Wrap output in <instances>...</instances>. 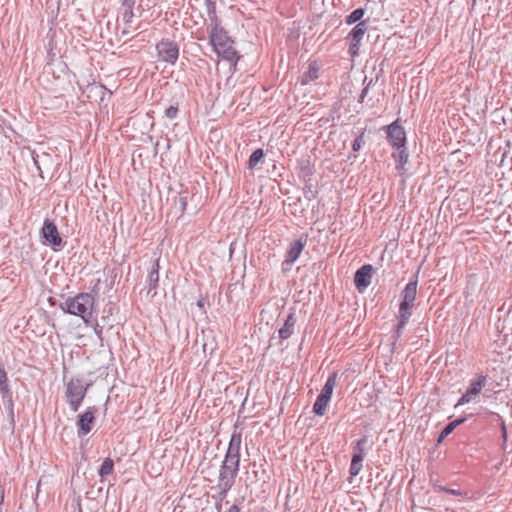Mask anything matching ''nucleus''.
<instances>
[{"label": "nucleus", "mask_w": 512, "mask_h": 512, "mask_svg": "<svg viewBox=\"0 0 512 512\" xmlns=\"http://www.w3.org/2000/svg\"><path fill=\"white\" fill-rule=\"evenodd\" d=\"M207 13L210 22L208 25L209 43L212 46L213 51L235 68L240 56L234 48V40L222 27L221 20L216 15L213 3L209 4Z\"/></svg>", "instance_id": "obj_1"}, {"label": "nucleus", "mask_w": 512, "mask_h": 512, "mask_svg": "<svg viewBox=\"0 0 512 512\" xmlns=\"http://www.w3.org/2000/svg\"><path fill=\"white\" fill-rule=\"evenodd\" d=\"M241 432L234 431L231 435L224 459L220 465L217 482L235 484L240 468Z\"/></svg>", "instance_id": "obj_2"}, {"label": "nucleus", "mask_w": 512, "mask_h": 512, "mask_svg": "<svg viewBox=\"0 0 512 512\" xmlns=\"http://www.w3.org/2000/svg\"><path fill=\"white\" fill-rule=\"evenodd\" d=\"M95 298L90 293H79L74 297H69L61 306L65 313L79 316L86 325L91 323L94 312Z\"/></svg>", "instance_id": "obj_3"}, {"label": "nucleus", "mask_w": 512, "mask_h": 512, "mask_svg": "<svg viewBox=\"0 0 512 512\" xmlns=\"http://www.w3.org/2000/svg\"><path fill=\"white\" fill-rule=\"evenodd\" d=\"M90 385V383L84 382L81 378H72L67 382L65 397L71 411H78Z\"/></svg>", "instance_id": "obj_4"}, {"label": "nucleus", "mask_w": 512, "mask_h": 512, "mask_svg": "<svg viewBox=\"0 0 512 512\" xmlns=\"http://www.w3.org/2000/svg\"><path fill=\"white\" fill-rule=\"evenodd\" d=\"M487 376L479 374L477 378L470 380L469 387L459 398L455 404V408L475 401V398L480 394L482 388L486 385Z\"/></svg>", "instance_id": "obj_5"}, {"label": "nucleus", "mask_w": 512, "mask_h": 512, "mask_svg": "<svg viewBox=\"0 0 512 512\" xmlns=\"http://www.w3.org/2000/svg\"><path fill=\"white\" fill-rule=\"evenodd\" d=\"M381 128L386 129L387 140L393 148L399 149L406 145V132L398 119Z\"/></svg>", "instance_id": "obj_6"}, {"label": "nucleus", "mask_w": 512, "mask_h": 512, "mask_svg": "<svg viewBox=\"0 0 512 512\" xmlns=\"http://www.w3.org/2000/svg\"><path fill=\"white\" fill-rule=\"evenodd\" d=\"M41 236L44 238L45 242L52 246L54 251H58L62 247L63 240L59 234L58 228L56 224L48 218L44 220Z\"/></svg>", "instance_id": "obj_7"}, {"label": "nucleus", "mask_w": 512, "mask_h": 512, "mask_svg": "<svg viewBox=\"0 0 512 512\" xmlns=\"http://www.w3.org/2000/svg\"><path fill=\"white\" fill-rule=\"evenodd\" d=\"M372 447L373 441L367 436L357 440L356 445H354V477L362 469V462Z\"/></svg>", "instance_id": "obj_8"}, {"label": "nucleus", "mask_w": 512, "mask_h": 512, "mask_svg": "<svg viewBox=\"0 0 512 512\" xmlns=\"http://www.w3.org/2000/svg\"><path fill=\"white\" fill-rule=\"evenodd\" d=\"M374 273L375 268L371 264L362 265L354 273V286L360 293L365 292V290L370 286Z\"/></svg>", "instance_id": "obj_9"}, {"label": "nucleus", "mask_w": 512, "mask_h": 512, "mask_svg": "<svg viewBox=\"0 0 512 512\" xmlns=\"http://www.w3.org/2000/svg\"><path fill=\"white\" fill-rule=\"evenodd\" d=\"M158 56L161 60L174 64L179 57V47L175 42L162 40L156 45Z\"/></svg>", "instance_id": "obj_10"}, {"label": "nucleus", "mask_w": 512, "mask_h": 512, "mask_svg": "<svg viewBox=\"0 0 512 512\" xmlns=\"http://www.w3.org/2000/svg\"><path fill=\"white\" fill-rule=\"evenodd\" d=\"M95 407H89L84 413L79 415L77 426L79 435H86L92 430V424L95 421Z\"/></svg>", "instance_id": "obj_11"}, {"label": "nucleus", "mask_w": 512, "mask_h": 512, "mask_svg": "<svg viewBox=\"0 0 512 512\" xmlns=\"http://www.w3.org/2000/svg\"><path fill=\"white\" fill-rule=\"evenodd\" d=\"M306 245V238L300 237L299 239L290 243L288 250L285 253L283 264L292 265L300 256Z\"/></svg>", "instance_id": "obj_12"}, {"label": "nucleus", "mask_w": 512, "mask_h": 512, "mask_svg": "<svg viewBox=\"0 0 512 512\" xmlns=\"http://www.w3.org/2000/svg\"><path fill=\"white\" fill-rule=\"evenodd\" d=\"M417 284H418L417 276H415L414 280H410L406 284V286L404 287V289L402 290V292L400 294V296H401L400 304L410 305V306L414 305V301H415L416 295H417Z\"/></svg>", "instance_id": "obj_13"}, {"label": "nucleus", "mask_w": 512, "mask_h": 512, "mask_svg": "<svg viewBox=\"0 0 512 512\" xmlns=\"http://www.w3.org/2000/svg\"><path fill=\"white\" fill-rule=\"evenodd\" d=\"M159 284V259H157L147 276L148 294L152 293V296L156 295V289Z\"/></svg>", "instance_id": "obj_14"}, {"label": "nucleus", "mask_w": 512, "mask_h": 512, "mask_svg": "<svg viewBox=\"0 0 512 512\" xmlns=\"http://www.w3.org/2000/svg\"><path fill=\"white\" fill-rule=\"evenodd\" d=\"M467 420L466 417H459L449 422L440 432L437 442H442L448 435H450L458 426Z\"/></svg>", "instance_id": "obj_15"}, {"label": "nucleus", "mask_w": 512, "mask_h": 512, "mask_svg": "<svg viewBox=\"0 0 512 512\" xmlns=\"http://www.w3.org/2000/svg\"><path fill=\"white\" fill-rule=\"evenodd\" d=\"M295 325V319L293 314H290L285 320L284 325L279 329V337L282 340H286L293 334V329Z\"/></svg>", "instance_id": "obj_16"}, {"label": "nucleus", "mask_w": 512, "mask_h": 512, "mask_svg": "<svg viewBox=\"0 0 512 512\" xmlns=\"http://www.w3.org/2000/svg\"><path fill=\"white\" fill-rule=\"evenodd\" d=\"M318 77H319V67L317 66V64L315 62L310 63L308 71L303 73V75L301 77V84L307 85V84L313 82L314 80H316Z\"/></svg>", "instance_id": "obj_17"}, {"label": "nucleus", "mask_w": 512, "mask_h": 512, "mask_svg": "<svg viewBox=\"0 0 512 512\" xmlns=\"http://www.w3.org/2000/svg\"><path fill=\"white\" fill-rule=\"evenodd\" d=\"M398 152L393 154V157L396 162V169L398 171H401L404 169L405 164L408 162V153L406 149V145L403 146V148L397 149Z\"/></svg>", "instance_id": "obj_18"}, {"label": "nucleus", "mask_w": 512, "mask_h": 512, "mask_svg": "<svg viewBox=\"0 0 512 512\" xmlns=\"http://www.w3.org/2000/svg\"><path fill=\"white\" fill-rule=\"evenodd\" d=\"M0 390L4 394V397L8 398L10 404L12 405V396L7 382V374L2 365H0Z\"/></svg>", "instance_id": "obj_19"}, {"label": "nucleus", "mask_w": 512, "mask_h": 512, "mask_svg": "<svg viewBox=\"0 0 512 512\" xmlns=\"http://www.w3.org/2000/svg\"><path fill=\"white\" fill-rule=\"evenodd\" d=\"M233 486V484L217 482L216 489L218 490V493L213 495L212 498L215 501H223Z\"/></svg>", "instance_id": "obj_20"}, {"label": "nucleus", "mask_w": 512, "mask_h": 512, "mask_svg": "<svg viewBox=\"0 0 512 512\" xmlns=\"http://www.w3.org/2000/svg\"><path fill=\"white\" fill-rule=\"evenodd\" d=\"M233 486V484L217 482L216 489L218 490V493L213 495L212 498L215 501H223Z\"/></svg>", "instance_id": "obj_21"}, {"label": "nucleus", "mask_w": 512, "mask_h": 512, "mask_svg": "<svg viewBox=\"0 0 512 512\" xmlns=\"http://www.w3.org/2000/svg\"><path fill=\"white\" fill-rule=\"evenodd\" d=\"M335 382H336V375L333 374V375L329 376L319 395L323 396L325 398L331 399V396L333 393V388L335 386Z\"/></svg>", "instance_id": "obj_22"}, {"label": "nucleus", "mask_w": 512, "mask_h": 512, "mask_svg": "<svg viewBox=\"0 0 512 512\" xmlns=\"http://www.w3.org/2000/svg\"><path fill=\"white\" fill-rule=\"evenodd\" d=\"M329 401L330 399L318 395L313 405V412L316 415L322 416L325 413Z\"/></svg>", "instance_id": "obj_23"}, {"label": "nucleus", "mask_w": 512, "mask_h": 512, "mask_svg": "<svg viewBox=\"0 0 512 512\" xmlns=\"http://www.w3.org/2000/svg\"><path fill=\"white\" fill-rule=\"evenodd\" d=\"M113 469H114L113 460L109 457L105 458L100 466L99 475L101 477L108 476V475L112 474Z\"/></svg>", "instance_id": "obj_24"}, {"label": "nucleus", "mask_w": 512, "mask_h": 512, "mask_svg": "<svg viewBox=\"0 0 512 512\" xmlns=\"http://www.w3.org/2000/svg\"><path fill=\"white\" fill-rule=\"evenodd\" d=\"M412 308L413 306L400 304L397 320H403L408 322L412 315Z\"/></svg>", "instance_id": "obj_25"}, {"label": "nucleus", "mask_w": 512, "mask_h": 512, "mask_svg": "<svg viewBox=\"0 0 512 512\" xmlns=\"http://www.w3.org/2000/svg\"><path fill=\"white\" fill-rule=\"evenodd\" d=\"M264 156V152L262 149H256L255 151L252 152V154L250 155L249 157V161H248V167L249 169H253L256 167V165L258 164V162L263 158Z\"/></svg>", "instance_id": "obj_26"}, {"label": "nucleus", "mask_w": 512, "mask_h": 512, "mask_svg": "<svg viewBox=\"0 0 512 512\" xmlns=\"http://www.w3.org/2000/svg\"><path fill=\"white\" fill-rule=\"evenodd\" d=\"M407 323L408 322H406V321L398 320V323H397L395 330L393 332V335H392V338H393L392 348L393 349L395 348L396 342L401 337L402 332H403L404 328L406 327Z\"/></svg>", "instance_id": "obj_27"}, {"label": "nucleus", "mask_w": 512, "mask_h": 512, "mask_svg": "<svg viewBox=\"0 0 512 512\" xmlns=\"http://www.w3.org/2000/svg\"><path fill=\"white\" fill-rule=\"evenodd\" d=\"M433 489L435 492H443L454 496H463V492L459 489L447 488L438 484H434Z\"/></svg>", "instance_id": "obj_28"}, {"label": "nucleus", "mask_w": 512, "mask_h": 512, "mask_svg": "<svg viewBox=\"0 0 512 512\" xmlns=\"http://www.w3.org/2000/svg\"><path fill=\"white\" fill-rule=\"evenodd\" d=\"M365 31H366L365 21H360L359 23H357L354 26V30H353L354 41H360V39L364 35Z\"/></svg>", "instance_id": "obj_29"}, {"label": "nucleus", "mask_w": 512, "mask_h": 512, "mask_svg": "<svg viewBox=\"0 0 512 512\" xmlns=\"http://www.w3.org/2000/svg\"><path fill=\"white\" fill-rule=\"evenodd\" d=\"M178 114V107L177 106H170L165 110V116L169 119H174L177 117Z\"/></svg>", "instance_id": "obj_30"}, {"label": "nucleus", "mask_w": 512, "mask_h": 512, "mask_svg": "<svg viewBox=\"0 0 512 512\" xmlns=\"http://www.w3.org/2000/svg\"><path fill=\"white\" fill-rule=\"evenodd\" d=\"M364 13H365V11H364L363 8L354 9V12H353V21H354V23L360 22V20L364 16Z\"/></svg>", "instance_id": "obj_31"}, {"label": "nucleus", "mask_w": 512, "mask_h": 512, "mask_svg": "<svg viewBox=\"0 0 512 512\" xmlns=\"http://www.w3.org/2000/svg\"><path fill=\"white\" fill-rule=\"evenodd\" d=\"M363 134L354 138V152L358 151L362 147Z\"/></svg>", "instance_id": "obj_32"}, {"label": "nucleus", "mask_w": 512, "mask_h": 512, "mask_svg": "<svg viewBox=\"0 0 512 512\" xmlns=\"http://www.w3.org/2000/svg\"><path fill=\"white\" fill-rule=\"evenodd\" d=\"M352 35V31H350L346 37V41H347V52L348 54L352 55V39H350V36Z\"/></svg>", "instance_id": "obj_33"}, {"label": "nucleus", "mask_w": 512, "mask_h": 512, "mask_svg": "<svg viewBox=\"0 0 512 512\" xmlns=\"http://www.w3.org/2000/svg\"><path fill=\"white\" fill-rule=\"evenodd\" d=\"M179 204H180V207H181V211L184 212L186 210V206H187V197L186 196H180Z\"/></svg>", "instance_id": "obj_34"}, {"label": "nucleus", "mask_w": 512, "mask_h": 512, "mask_svg": "<svg viewBox=\"0 0 512 512\" xmlns=\"http://www.w3.org/2000/svg\"><path fill=\"white\" fill-rule=\"evenodd\" d=\"M501 433H502L503 441L506 442L507 441V428H506L505 422L503 420L501 421Z\"/></svg>", "instance_id": "obj_35"}, {"label": "nucleus", "mask_w": 512, "mask_h": 512, "mask_svg": "<svg viewBox=\"0 0 512 512\" xmlns=\"http://www.w3.org/2000/svg\"><path fill=\"white\" fill-rule=\"evenodd\" d=\"M367 91H368V87H366V88H364V89L362 90V93H361V94H360V96H359V102H363V100H364V98H365V96H366V94H367Z\"/></svg>", "instance_id": "obj_36"}, {"label": "nucleus", "mask_w": 512, "mask_h": 512, "mask_svg": "<svg viewBox=\"0 0 512 512\" xmlns=\"http://www.w3.org/2000/svg\"><path fill=\"white\" fill-rule=\"evenodd\" d=\"M95 332H96V335H97L99 338H101V335H102V327H100L98 324H96Z\"/></svg>", "instance_id": "obj_37"}, {"label": "nucleus", "mask_w": 512, "mask_h": 512, "mask_svg": "<svg viewBox=\"0 0 512 512\" xmlns=\"http://www.w3.org/2000/svg\"><path fill=\"white\" fill-rule=\"evenodd\" d=\"M4 502V488L0 485V505Z\"/></svg>", "instance_id": "obj_38"}, {"label": "nucleus", "mask_w": 512, "mask_h": 512, "mask_svg": "<svg viewBox=\"0 0 512 512\" xmlns=\"http://www.w3.org/2000/svg\"><path fill=\"white\" fill-rule=\"evenodd\" d=\"M345 22H346V24H348V25H352V13H350L349 15H347V16L345 17Z\"/></svg>", "instance_id": "obj_39"}, {"label": "nucleus", "mask_w": 512, "mask_h": 512, "mask_svg": "<svg viewBox=\"0 0 512 512\" xmlns=\"http://www.w3.org/2000/svg\"><path fill=\"white\" fill-rule=\"evenodd\" d=\"M228 512H240V509L237 505H232L229 509H228Z\"/></svg>", "instance_id": "obj_40"}, {"label": "nucleus", "mask_w": 512, "mask_h": 512, "mask_svg": "<svg viewBox=\"0 0 512 512\" xmlns=\"http://www.w3.org/2000/svg\"><path fill=\"white\" fill-rule=\"evenodd\" d=\"M33 161H34V164L35 166L37 167L38 171L41 173V168H40V165L38 163V160L36 157L33 156Z\"/></svg>", "instance_id": "obj_41"}, {"label": "nucleus", "mask_w": 512, "mask_h": 512, "mask_svg": "<svg viewBox=\"0 0 512 512\" xmlns=\"http://www.w3.org/2000/svg\"><path fill=\"white\" fill-rule=\"evenodd\" d=\"M221 507H222V501H216V509L218 512L221 511Z\"/></svg>", "instance_id": "obj_42"}, {"label": "nucleus", "mask_w": 512, "mask_h": 512, "mask_svg": "<svg viewBox=\"0 0 512 512\" xmlns=\"http://www.w3.org/2000/svg\"><path fill=\"white\" fill-rule=\"evenodd\" d=\"M349 477H348V480L351 481L352 480V462L350 463V466H349Z\"/></svg>", "instance_id": "obj_43"}, {"label": "nucleus", "mask_w": 512, "mask_h": 512, "mask_svg": "<svg viewBox=\"0 0 512 512\" xmlns=\"http://www.w3.org/2000/svg\"><path fill=\"white\" fill-rule=\"evenodd\" d=\"M132 16H133V12H132V10H130V11H129V13H127V12H126V13H125V15H124V17H125V18H126V17H129V19H130Z\"/></svg>", "instance_id": "obj_44"}, {"label": "nucleus", "mask_w": 512, "mask_h": 512, "mask_svg": "<svg viewBox=\"0 0 512 512\" xmlns=\"http://www.w3.org/2000/svg\"><path fill=\"white\" fill-rule=\"evenodd\" d=\"M197 304H198L199 307H202V305H203L201 301H198Z\"/></svg>", "instance_id": "obj_45"}, {"label": "nucleus", "mask_w": 512, "mask_h": 512, "mask_svg": "<svg viewBox=\"0 0 512 512\" xmlns=\"http://www.w3.org/2000/svg\"><path fill=\"white\" fill-rule=\"evenodd\" d=\"M357 504H358V503H357L356 501H354V502H353L354 507H356V506H357Z\"/></svg>", "instance_id": "obj_46"}, {"label": "nucleus", "mask_w": 512, "mask_h": 512, "mask_svg": "<svg viewBox=\"0 0 512 512\" xmlns=\"http://www.w3.org/2000/svg\"><path fill=\"white\" fill-rule=\"evenodd\" d=\"M79 512H82L81 509H79Z\"/></svg>", "instance_id": "obj_47"}]
</instances>
